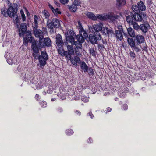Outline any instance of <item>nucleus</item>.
<instances>
[{
	"label": "nucleus",
	"mask_w": 156,
	"mask_h": 156,
	"mask_svg": "<svg viewBox=\"0 0 156 156\" xmlns=\"http://www.w3.org/2000/svg\"><path fill=\"white\" fill-rule=\"evenodd\" d=\"M82 48V47L80 48H77L76 47L75 48V53L77 56L79 57H80L82 55L80 53V51H81V49Z\"/></svg>",
	"instance_id": "72a5a7b5"
},
{
	"label": "nucleus",
	"mask_w": 156,
	"mask_h": 156,
	"mask_svg": "<svg viewBox=\"0 0 156 156\" xmlns=\"http://www.w3.org/2000/svg\"><path fill=\"white\" fill-rule=\"evenodd\" d=\"M103 27V24L101 23H99L97 24L94 25L93 26V28L96 32H99V31L102 29Z\"/></svg>",
	"instance_id": "dca6fc26"
},
{
	"label": "nucleus",
	"mask_w": 156,
	"mask_h": 156,
	"mask_svg": "<svg viewBox=\"0 0 156 156\" xmlns=\"http://www.w3.org/2000/svg\"><path fill=\"white\" fill-rule=\"evenodd\" d=\"M90 53L91 54H92L93 55H95V51L94 50H92L91 51Z\"/></svg>",
	"instance_id": "680f3d73"
},
{
	"label": "nucleus",
	"mask_w": 156,
	"mask_h": 156,
	"mask_svg": "<svg viewBox=\"0 0 156 156\" xmlns=\"http://www.w3.org/2000/svg\"><path fill=\"white\" fill-rule=\"evenodd\" d=\"M41 16L45 19H47L49 16V13L46 11H43L42 12Z\"/></svg>",
	"instance_id": "f704fd0d"
},
{
	"label": "nucleus",
	"mask_w": 156,
	"mask_h": 156,
	"mask_svg": "<svg viewBox=\"0 0 156 156\" xmlns=\"http://www.w3.org/2000/svg\"><path fill=\"white\" fill-rule=\"evenodd\" d=\"M21 17L22 18V21H25L26 20V17L25 14L23 15H21Z\"/></svg>",
	"instance_id": "5fc2aeb1"
},
{
	"label": "nucleus",
	"mask_w": 156,
	"mask_h": 156,
	"mask_svg": "<svg viewBox=\"0 0 156 156\" xmlns=\"http://www.w3.org/2000/svg\"><path fill=\"white\" fill-rule=\"evenodd\" d=\"M40 105L41 107L45 108L47 106V103L45 101H42Z\"/></svg>",
	"instance_id": "c03bdc74"
},
{
	"label": "nucleus",
	"mask_w": 156,
	"mask_h": 156,
	"mask_svg": "<svg viewBox=\"0 0 156 156\" xmlns=\"http://www.w3.org/2000/svg\"><path fill=\"white\" fill-rule=\"evenodd\" d=\"M129 54H130V57L132 58V59L134 60H136V55L135 54V53L133 52L130 51L129 52Z\"/></svg>",
	"instance_id": "ea45409f"
},
{
	"label": "nucleus",
	"mask_w": 156,
	"mask_h": 156,
	"mask_svg": "<svg viewBox=\"0 0 156 156\" xmlns=\"http://www.w3.org/2000/svg\"><path fill=\"white\" fill-rule=\"evenodd\" d=\"M86 15L88 18L91 20L94 21L97 20L96 17L95 15L92 12H87L86 13Z\"/></svg>",
	"instance_id": "4be33fe9"
},
{
	"label": "nucleus",
	"mask_w": 156,
	"mask_h": 156,
	"mask_svg": "<svg viewBox=\"0 0 156 156\" xmlns=\"http://www.w3.org/2000/svg\"><path fill=\"white\" fill-rule=\"evenodd\" d=\"M118 98H115V101H118Z\"/></svg>",
	"instance_id": "69168bd1"
},
{
	"label": "nucleus",
	"mask_w": 156,
	"mask_h": 156,
	"mask_svg": "<svg viewBox=\"0 0 156 156\" xmlns=\"http://www.w3.org/2000/svg\"><path fill=\"white\" fill-rule=\"evenodd\" d=\"M42 30L41 31L40 30V48L50 46L51 44L50 39L48 37L44 38V36H47V29L42 27Z\"/></svg>",
	"instance_id": "7ed1b4c3"
},
{
	"label": "nucleus",
	"mask_w": 156,
	"mask_h": 156,
	"mask_svg": "<svg viewBox=\"0 0 156 156\" xmlns=\"http://www.w3.org/2000/svg\"><path fill=\"white\" fill-rule=\"evenodd\" d=\"M116 5L119 6L124 5L126 4L125 0H116Z\"/></svg>",
	"instance_id": "c85d7f7f"
},
{
	"label": "nucleus",
	"mask_w": 156,
	"mask_h": 156,
	"mask_svg": "<svg viewBox=\"0 0 156 156\" xmlns=\"http://www.w3.org/2000/svg\"><path fill=\"white\" fill-rule=\"evenodd\" d=\"M39 83L38 82L37 83H35L32 86V87L34 88H35V87L38 90V89L39 88Z\"/></svg>",
	"instance_id": "de8ad7c7"
},
{
	"label": "nucleus",
	"mask_w": 156,
	"mask_h": 156,
	"mask_svg": "<svg viewBox=\"0 0 156 156\" xmlns=\"http://www.w3.org/2000/svg\"><path fill=\"white\" fill-rule=\"evenodd\" d=\"M80 67L82 70L85 72H88V66L84 62H80Z\"/></svg>",
	"instance_id": "aec40b11"
},
{
	"label": "nucleus",
	"mask_w": 156,
	"mask_h": 156,
	"mask_svg": "<svg viewBox=\"0 0 156 156\" xmlns=\"http://www.w3.org/2000/svg\"><path fill=\"white\" fill-rule=\"evenodd\" d=\"M127 41L129 44L132 48L134 46L135 44V43L133 39L131 38H128L127 39Z\"/></svg>",
	"instance_id": "2f4dec72"
},
{
	"label": "nucleus",
	"mask_w": 156,
	"mask_h": 156,
	"mask_svg": "<svg viewBox=\"0 0 156 156\" xmlns=\"http://www.w3.org/2000/svg\"><path fill=\"white\" fill-rule=\"evenodd\" d=\"M18 28H19L18 31L20 36L23 37L24 34L27 29L26 24L24 23H22L20 25V27H19Z\"/></svg>",
	"instance_id": "9d476101"
},
{
	"label": "nucleus",
	"mask_w": 156,
	"mask_h": 156,
	"mask_svg": "<svg viewBox=\"0 0 156 156\" xmlns=\"http://www.w3.org/2000/svg\"><path fill=\"white\" fill-rule=\"evenodd\" d=\"M103 45L100 44H98V48L99 49H102V48L103 47Z\"/></svg>",
	"instance_id": "4d7b16f0"
},
{
	"label": "nucleus",
	"mask_w": 156,
	"mask_h": 156,
	"mask_svg": "<svg viewBox=\"0 0 156 156\" xmlns=\"http://www.w3.org/2000/svg\"><path fill=\"white\" fill-rule=\"evenodd\" d=\"M136 39L138 45L144 43L145 41L144 36L140 34L137 35L136 37Z\"/></svg>",
	"instance_id": "f3484780"
},
{
	"label": "nucleus",
	"mask_w": 156,
	"mask_h": 156,
	"mask_svg": "<svg viewBox=\"0 0 156 156\" xmlns=\"http://www.w3.org/2000/svg\"><path fill=\"white\" fill-rule=\"evenodd\" d=\"M25 36L23 37L24 44L27 45L28 42L32 43V48L33 50V56L36 59H39V48L37 45V41H35L32 36L31 32L28 30L26 33Z\"/></svg>",
	"instance_id": "f03ea898"
},
{
	"label": "nucleus",
	"mask_w": 156,
	"mask_h": 156,
	"mask_svg": "<svg viewBox=\"0 0 156 156\" xmlns=\"http://www.w3.org/2000/svg\"><path fill=\"white\" fill-rule=\"evenodd\" d=\"M101 37L99 32H95L94 35L90 34L89 36V39L90 42L93 44H95L97 43V40H101Z\"/></svg>",
	"instance_id": "1a4fd4ad"
},
{
	"label": "nucleus",
	"mask_w": 156,
	"mask_h": 156,
	"mask_svg": "<svg viewBox=\"0 0 156 156\" xmlns=\"http://www.w3.org/2000/svg\"><path fill=\"white\" fill-rule=\"evenodd\" d=\"M141 16L142 14L140 15L138 13H134L133 15L130 14V15L126 16V21L129 24L132 23L133 21L141 22L142 19H141Z\"/></svg>",
	"instance_id": "39448f33"
},
{
	"label": "nucleus",
	"mask_w": 156,
	"mask_h": 156,
	"mask_svg": "<svg viewBox=\"0 0 156 156\" xmlns=\"http://www.w3.org/2000/svg\"><path fill=\"white\" fill-rule=\"evenodd\" d=\"M92 141V139L91 137H89L87 140V142L89 143H90Z\"/></svg>",
	"instance_id": "13d9d810"
},
{
	"label": "nucleus",
	"mask_w": 156,
	"mask_h": 156,
	"mask_svg": "<svg viewBox=\"0 0 156 156\" xmlns=\"http://www.w3.org/2000/svg\"><path fill=\"white\" fill-rule=\"evenodd\" d=\"M48 59V56L45 51H42L41 55H40V67H42L46 63V61Z\"/></svg>",
	"instance_id": "6e6552de"
},
{
	"label": "nucleus",
	"mask_w": 156,
	"mask_h": 156,
	"mask_svg": "<svg viewBox=\"0 0 156 156\" xmlns=\"http://www.w3.org/2000/svg\"><path fill=\"white\" fill-rule=\"evenodd\" d=\"M132 48H133V49L136 52H139L140 51V49L137 46H136L135 44L134 45L133 47H132Z\"/></svg>",
	"instance_id": "37998d69"
},
{
	"label": "nucleus",
	"mask_w": 156,
	"mask_h": 156,
	"mask_svg": "<svg viewBox=\"0 0 156 156\" xmlns=\"http://www.w3.org/2000/svg\"><path fill=\"white\" fill-rule=\"evenodd\" d=\"M60 93H58V96L62 100H65L66 99V94L65 91H63L62 89L60 90Z\"/></svg>",
	"instance_id": "393cba45"
},
{
	"label": "nucleus",
	"mask_w": 156,
	"mask_h": 156,
	"mask_svg": "<svg viewBox=\"0 0 156 156\" xmlns=\"http://www.w3.org/2000/svg\"><path fill=\"white\" fill-rule=\"evenodd\" d=\"M118 28L119 30H116L115 31L116 36L117 39L121 41L123 37L122 34L123 30H122V26H119Z\"/></svg>",
	"instance_id": "9b49d317"
},
{
	"label": "nucleus",
	"mask_w": 156,
	"mask_h": 156,
	"mask_svg": "<svg viewBox=\"0 0 156 156\" xmlns=\"http://www.w3.org/2000/svg\"><path fill=\"white\" fill-rule=\"evenodd\" d=\"M133 25V28L136 30H138L140 29V25L139 26L136 22H133L131 24Z\"/></svg>",
	"instance_id": "7c9ffc66"
},
{
	"label": "nucleus",
	"mask_w": 156,
	"mask_h": 156,
	"mask_svg": "<svg viewBox=\"0 0 156 156\" xmlns=\"http://www.w3.org/2000/svg\"><path fill=\"white\" fill-rule=\"evenodd\" d=\"M60 1L62 4H65L68 2V0H60Z\"/></svg>",
	"instance_id": "09e8293b"
},
{
	"label": "nucleus",
	"mask_w": 156,
	"mask_h": 156,
	"mask_svg": "<svg viewBox=\"0 0 156 156\" xmlns=\"http://www.w3.org/2000/svg\"><path fill=\"white\" fill-rule=\"evenodd\" d=\"M128 91V88L122 87L121 89H119V96L123 98L126 96V94Z\"/></svg>",
	"instance_id": "2eb2a0df"
},
{
	"label": "nucleus",
	"mask_w": 156,
	"mask_h": 156,
	"mask_svg": "<svg viewBox=\"0 0 156 156\" xmlns=\"http://www.w3.org/2000/svg\"><path fill=\"white\" fill-rule=\"evenodd\" d=\"M55 100H56L55 98H52L51 99V101H55Z\"/></svg>",
	"instance_id": "0e129e2a"
},
{
	"label": "nucleus",
	"mask_w": 156,
	"mask_h": 156,
	"mask_svg": "<svg viewBox=\"0 0 156 156\" xmlns=\"http://www.w3.org/2000/svg\"><path fill=\"white\" fill-rule=\"evenodd\" d=\"M139 12L144 11L146 9V6L142 1H140L137 3Z\"/></svg>",
	"instance_id": "412c9836"
},
{
	"label": "nucleus",
	"mask_w": 156,
	"mask_h": 156,
	"mask_svg": "<svg viewBox=\"0 0 156 156\" xmlns=\"http://www.w3.org/2000/svg\"><path fill=\"white\" fill-rule=\"evenodd\" d=\"M78 2L76 0L74 2H73V4L72 5L69 7L70 10L72 12H75L77 9V6L80 5V3L79 2L76 4V2Z\"/></svg>",
	"instance_id": "6ab92c4d"
},
{
	"label": "nucleus",
	"mask_w": 156,
	"mask_h": 156,
	"mask_svg": "<svg viewBox=\"0 0 156 156\" xmlns=\"http://www.w3.org/2000/svg\"><path fill=\"white\" fill-rule=\"evenodd\" d=\"M147 18L146 15L145 14H142L141 19H142L141 22L143 21V23L140 25V29L144 33L147 32L148 29L150 27V25L146 20Z\"/></svg>",
	"instance_id": "20e7f679"
},
{
	"label": "nucleus",
	"mask_w": 156,
	"mask_h": 156,
	"mask_svg": "<svg viewBox=\"0 0 156 156\" xmlns=\"http://www.w3.org/2000/svg\"><path fill=\"white\" fill-rule=\"evenodd\" d=\"M88 116H89L91 119H92L94 117L93 114H92V112L91 111L90 112L88 113Z\"/></svg>",
	"instance_id": "3c124183"
},
{
	"label": "nucleus",
	"mask_w": 156,
	"mask_h": 156,
	"mask_svg": "<svg viewBox=\"0 0 156 156\" xmlns=\"http://www.w3.org/2000/svg\"><path fill=\"white\" fill-rule=\"evenodd\" d=\"M39 95L38 94H36V95H35V98L36 99V100L37 101H38V98H39Z\"/></svg>",
	"instance_id": "052dcab7"
},
{
	"label": "nucleus",
	"mask_w": 156,
	"mask_h": 156,
	"mask_svg": "<svg viewBox=\"0 0 156 156\" xmlns=\"http://www.w3.org/2000/svg\"><path fill=\"white\" fill-rule=\"evenodd\" d=\"M48 6L55 15H56L58 14H60L61 13V12L59 10V9L58 8L55 9L53 6L49 4H48Z\"/></svg>",
	"instance_id": "5701e85b"
},
{
	"label": "nucleus",
	"mask_w": 156,
	"mask_h": 156,
	"mask_svg": "<svg viewBox=\"0 0 156 156\" xmlns=\"http://www.w3.org/2000/svg\"><path fill=\"white\" fill-rule=\"evenodd\" d=\"M7 62L10 65H12L13 64L12 59L10 58H9L7 60Z\"/></svg>",
	"instance_id": "a18cd8bd"
},
{
	"label": "nucleus",
	"mask_w": 156,
	"mask_h": 156,
	"mask_svg": "<svg viewBox=\"0 0 156 156\" xmlns=\"http://www.w3.org/2000/svg\"><path fill=\"white\" fill-rule=\"evenodd\" d=\"M88 73L89 75H93L94 74V71L92 68L91 67L88 68Z\"/></svg>",
	"instance_id": "49530a36"
},
{
	"label": "nucleus",
	"mask_w": 156,
	"mask_h": 156,
	"mask_svg": "<svg viewBox=\"0 0 156 156\" xmlns=\"http://www.w3.org/2000/svg\"><path fill=\"white\" fill-rule=\"evenodd\" d=\"M58 51L59 54L62 56H66V54L67 53V52H66L62 48H59V49H58Z\"/></svg>",
	"instance_id": "cd10ccee"
},
{
	"label": "nucleus",
	"mask_w": 156,
	"mask_h": 156,
	"mask_svg": "<svg viewBox=\"0 0 156 156\" xmlns=\"http://www.w3.org/2000/svg\"><path fill=\"white\" fill-rule=\"evenodd\" d=\"M77 27L79 30L80 35L76 36L75 41L73 37L72 36H66V39L69 41L73 45H75L77 48H80L82 47V44L84 41V39L88 37V35L86 31L82 27V25L80 21L78 22Z\"/></svg>",
	"instance_id": "f257e3e1"
},
{
	"label": "nucleus",
	"mask_w": 156,
	"mask_h": 156,
	"mask_svg": "<svg viewBox=\"0 0 156 156\" xmlns=\"http://www.w3.org/2000/svg\"><path fill=\"white\" fill-rule=\"evenodd\" d=\"M56 44L57 46L59 48H61L63 43L61 36L59 34H58L56 36Z\"/></svg>",
	"instance_id": "ddd939ff"
},
{
	"label": "nucleus",
	"mask_w": 156,
	"mask_h": 156,
	"mask_svg": "<svg viewBox=\"0 0 156 156\" xmlns=\"http://www.w3.org/2000/svg\"><path fill=\"white\" fill-rule=\"evenodd\" d=\"M43 94L44 95H45L46 94V93L45 92H43Z\"/></svg>",
	"instance_id": "774afa93"
},
{
	"label": "nucleus",
	"mask_w": 156,
	"mask_h": 156,
	"mask_svg": "<svg viewBox=\"0 0 156 156\" xmlns=\"http://www.w3.org/2000/svg\"><path fill=\"white\" fill-rule=\"evenodd\" d=\"M67 58L70 61L71 63L74 65H76L77 63H79V62H81L79 58L77 56H75L73 58H72L71 56H70V55H68L67 56Z\"/></svg>",
	"instance_id": "f8f14e48"
},
{
	"label": "nucleus",
	"mask_w": 156,
	"mask_h": 156,
	"mask_svg": "<svg viewBox=\"0 0 156 156\" xmlns=\"http://www.w3.org/2000/svg\"><path fill=\"white\" fill-rule=\"evenodd\" d=\"M34 23L35 26H38V23L37 20L38 19V17L36 15L34 16Z\"/></svg>",
	"instance_id": "79ce46f5"
},
{
	"label": "nucleus",
	"mask_w": 156,
	"mask_h": 156,
	"mask_svg": "<svg viewBox=\"0 0 156 156\" xmlns=\"http://www.w3.org/2000/svg\"><path fill=\"white\" fill-rule=\"evenodd\" d=\"M57 112L59 113L62 112L63 111L62 108L60 107H59L57 108Z\"/></svg>",
	"instance_id": "603ef678"
},
{
	"label": "nucleus",
	"mask_w": 156,
	"mask_h": 156,
	"mask_svg": "<svg viewBox=\"0 0 156 156\" xmlns=\"http://www.w3.org/2000/svg\"><path fill=\"white\" fill-rule=\"evenodd\" d=\"M52 22L54 26V27L58 28L60 25L59 21L56 18H53L52 19Z\"/></svg>",
	"instance_id": "bb28decb"
},
{
	"label": "nucleus",
	"mask_w": 156,
	"mask_h": 156,
	"mask_svg": "<svg viewBox=\"0 0 156 156\" xmlns=\"http://www.w3.org/2000/svg\"><path fill=\"white\" fill-rule=\"evenodd\" d=\"M75 113L78 115H80L81 114L80 112L79 111H76Z\"/></svg>",
	"instance_id": "bf43d9fd"
},
{
	"label": "nucleus",
	"mask_w": 156,
	"mask_h": 156,
	"mask_svg": "<svg viewBox=\"0 0 156 156\" xmlns=\"http://www.w3.org/2000/svg\"><path fill=\"white\" fill-rule=\"evenodd\" d=\"M97 19L101 20H105L108 19L113 20L114 17L113 16V14L112 12H109L103 15L98 14L96 16Z\"/></svg>",
	"instance_id": "0eeeda50"
},
{
	"label": "nucleus",
	"mask_w": 156,
	"mask_h": 156,
	"mask_svg": "<svg viewBox=\"0 0 156 156\" xmlns=\"http://www.w3.org/2000/svg\"><path fill=\"white\" fill-rule=\"evenodd\" d=\"M15 16L16 17L15 19L14 20V23L15 24H16V26H17V27H19L18 23H20V21L18 18V16L17 14L16 16Z\"/></svg>",
	"instance_id": "c9c22d12"
},
{
	"label": "nucleus",
	"mask_w": 156,
	"mask_h": 156,
	"mask_svg": "<svg viewBox=\"0 0 156 156\" xmlns=\"http://www.w3.org/2000/svg\"><path fill=\"white\" fill-rule=\"evenodd\" d=\"M101 30L102 33L105 35L112 36L113 34V31L111 30H109L106 27H102V29Z\"/></svg>",
	"instance_id": "4468645a"
},
{
	"label": "nucleus",
	"mask_w": 156,
	"mask_h": 156,
	"mask_svg": "<svg viewBox=\"0 0 156 156\" xmlns=\"http://www.w3.org/2000/svg\"><path fill=\"white\" fill-rule=\"evenodd\" d=\"M73 99L75 100H78L80 99L79 95H77L76 96L73 98Z\"/></svg>",
	"instance_id": "864d4df0"
},
{
	"label": "nucleus",
	"mask_w": 156,
	"mask_h": 156,
	"mask_svg": "<svg viewBox=\"0 0 156 156\" xmlns=\"http://www.w3.org/2000/svg\"><path fill=\"white\" fill-rule=\"evenodd\" d=\"M74 133V132L73 130L71 129H69L66 130V133L68 135H71L73 134Z\"/></svg>",
	"instance_id": "4c0bfd02"
},
{
	"label": "nucleus",
	"mask_w": 156,
	"mask_h": 156,
	"mask_svg": "<svg viewBox=\"0 0 156 156\" xmlns=\"http://www.w3.org/2000/svg\"><path fill=\"white\" fill-rule=\"evenodd\" d=\"M75 34L74 31L72 30H69L67 32V35L68 36H74Z\"/></svg>",
	"instance_id": "a19ab883"
},
{
	"label": "nucleus",
	"mask_w": 156,
	"mask_h": 156,
	"mask_svg": "<svg viewBox=\"0 0 156 156\" xmlns=\"http://www.w3.org/2000/svg\"><path fill=\"white\" fill-rule=\"evenodd\" d=\"M19 58L18 57H14L12 58L13 62L14 64H17L20 61Z\"/></svg>",
	"instance_id": "e433bc0d"
},
{
	"label": "nucleus",
	"mask_w": 156,
	"mask_h": 156,
	"mask_svg": "<svg viewBox=\"0 0 156 156\" xmlns=\"http://www.w3.org/2000/svg\"><path fill=\"white\" fill-rule=\"evenodd\" d=\"M127 32L129 36L132 37L136 36V34L134 30L131 27H129L127 29Z\"/></svg>",
	"instance_id": "b1692460"
},
{
	"label": "nucleus",
	"mask_w": 156,
	"mask_h": 156,
	"mask_svg": "<svg viewBox=\"0 0 156 156\" xmlns=\"http://www.w3.org/2000/svg\"><path fill=\"white\" fill-rule=\"evenodd\" d=\"M132 9L135 12V13H138V12H140L138 6L136 5H133Z\"/></svg>",
	"instance_id": "473e14b6"
},
{
	"label": "nucleus",
	"mask_w": 156,
	"mask_h": 156,
	"mask_svg": "<svg viewBox=\"0 0 156 156\" xmlns=\"http://www.w3.org/2000/svg\"><path fill=\"white\" fill-rule=\"evenodd\" d=\"M67 49L68 51V53L66 54V57L67 58V56L68 55H73L74 54V50L73 49V47L71 45H68L67 46Z\"/></svg>",
	"instance_id": "a211bd4d"
},
{
	"label": "nucleus",
	"mask_w": 156,
	"mask_h": 156,
	"mask_svg": "<svg viewBox=\"0 0 156 156\" xmlns=\"http://www.w3.org/2000/svg\"><path fill=\"white\" fill-rule=\"evenodd\" d=\"M89 97H87L85 96H83L82 97L81 100L82 101L85 102H87L89 101Z\"/></svg>",
	"instance_id": "58836bf2"
},
{
	"label": "nucleus",
	"mask_w": 156,
	"mask_h": 156,
	"mask_svg": "<svg viewBox=\"0 0 156 156\" xmlns=\"http://www.w3.org/2000/svg\"><path fill=\"white\" fill-rule=\"evenodd\" d=\"M7 53H8V52H7V53H6H6H5V58H6V54H7Z\"/></svg>",
	"instance_id": "338daca9"
},
{
	"label": "nucleus",
	"mask_w": 156,
	"mask_h": 156,
	"mask_svg": "<svg viewBox=\"0 0 156 156\" xmlns=\"http://www.w3.org/2000/svg\"><path fill=\"white\" fill-rule=\"evenodd\" d=\"M47 26L48 28L52 29L54 27V26L52 22V20H48L47 23Z\"/></svg>",
	"instance_id": "a878e982"
},
{
	"label": "nucleus",
	"mask_w": 156,
	"mask_h": 156,
	"mask_svg": "<svg viewBox=\"0 0 156 156\" xmlns=\"http://www.w3.org/2000/svg\"><path fill=\"white\" fill-rule=\"evenodd\" d=\"M111 110H112L111 108L110 107H108L107 108V111L105 112V113L106 114H107V112H110L111 111Z\"/></svg>",
	"instance_id": "6e6d98bb"
},
{
	"label": "nucleus",
	"mask_w": 156,
	"mask_h": 156,
	"mask_svg": "<svg viewBox=\"0 0 156 156\" xmlns=\"http://www.w3.org/2000/svg\"><path fill=\"white\" fill-rule=\"evenodd\" d=\"M17 11V5L16 4H13L8 8L7 13L10 17L12 18L14 17L15 16H16Z\"/></svg>",
	"instance_id": "423d86ee"
},
{
	"label": "nucleus",
	"mask_w": 156,
	"mask_h": 156,
	"mask_svg": "<svg viewBox=\"0 0 156 156\" xmlns=\"http://www.w3.org/2000/svg\"><path fill=\"white\" fill-rule=\"evenodd\" d=\"M128 108V107L126 104H124L122 105V108L124 110H126Z\"/></svg>",
	"instance_id": "8fccbe9b"
},
{
	"label": "nucleus",
	"mask_w": 156,
	"mask_h": 156,
	"mask_svg": "<svg viewBox=\"0 0 156 156\" xmlns=\"http://www.w3.org/2000/svg\"><path fill=\"white\" fill-rule=\"evenodd\" d=\"M20 13L21 15V16L22 15H24V12L23 10H21L20 11Z\"/></svg>",
	"instance_id": "e2e57ef3"
},
{
	"label": "nucleus",
	"mask_w": 156,
	"mask_h": 156,
	"mask_svg": "<svg viewBox=\"0 0 156 156\" xmlns=\"http://www.w3.org/2000/svg\"><path fill=\"white\" fill-rule=\"evenodd\" d=\"M38 27V26H35V27L33 29L34 34L35 36L36 37H39V31L37 29Z\"/></svg>",
	"instance_id": "c756f323"
}]
</instances>
